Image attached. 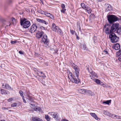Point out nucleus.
I'll return each instance as SVG.
<instances>
[{"mask_svg": "<svg viewBox=\"0 0 121 121\" xmlns=\"http://www.w3.org/2000/svg\"><path fill=\"white\" fill-rule=\"evenodd\" d=\"M30 107L35 111H40L41 108L39 107H37L34 104V103H32L30 104Z\"/></svg>", "mask_w": 121, "mask_h": 121, "instance_id": "9", "label": "nucleus"}, {"mask_svg": "<svg viewBox=\"0 0 121 121\" xmlns=\"http://www.w3.org/2000/svg\"><path fill=\"white\" fill-rule=\"evenodd\" d=\"M71 66L75 70V72L74 73V76L76 77L77 78H78L79 71L78 67L74 64H72Z\"/></svg>", "mask_w": 121, "mask_h": 121, "instance_id": "4", "label": "nucleus"}, {"mask_svg": "<svg viewBox=\"0 0 121 121\" xmlns=\"http://www.w3.org/2000/svg\"><path fill=\"white\" fill-rule=\"evenodd\" d=\"M81 5L82 8H83L84 9L87 6L83 3H82L81 4Z\"/></svg>", "mask_w": 121, "mask_h": 121, "instance_id": "30", "label": "nucleus"}, {"mask_svg": "<svg viewBox=\"0 0 121 121\" xmlns=\"http://www.w3.org/2000/svg\"><path fill=\"white\" fill-rule=\"evenodd\" d=\"M84 9L86 10L87 12L89 13H91V10L90 8L88 7L87 6Z\"/></svg>", "mask_w": 121, "mask_h": 121, "instance_id": "24", "label": "nucleus"}, {"mask_svg": "<svg viewBox=\"0 0 121 121\" xmlns=\"http://www.w3.org/2000/svg\"><path fill=\"white\" fill-rule=\"evenodd\" d=\"M113 47L114 49L115 50H118L120 48V46L119 44L118 43H116L114 44Z\"/></svg>", "mask_w": 121, "mask_h": 121, "instance_id": "20", "label": "nucleus"}, {"mask_svg": "<svg viewBox=\"0 0 121 121\" xmlns=\"http://www.w3.org/2000/svg\"><path fill=\"white\" fill-rule=\"evenodd\" d=\"M61 121H69V120L65 119V118H63L62 119Z\"/></svg>", "mask_w": 121, "mask_h": 121, "instance_id": "44", "label": "nucleus"}, {"mask_svg": "<svg viewBox=\"0 0 121 121\" xmlns=\"http://www.w3.org/2000/svg\"><path fill=\"white\" fill-rule=\"evenodd\" d=\"M55 32H57L58 34L60 35H62L63 34V33L59 27L58 28V29L56 31H55Z\"/></svg>", "mask_w": 121, "mask_h": 121, "instance_id": "27", "label": "nucleus"}, {"mask_svg": "<svg viewBox=\"0 0 121 121\" xmlns=\"http://www.w3.org/2000/svg\"><path fill=\"white\" fill-rule=\"evenodd\" d=\"M90 114L96 120H98V118L95 113H90Z\"/></svg>", "mask_w": 121, "mask_h": 121, "instance_id": "22", "label": "nucleus"}, {"mask_svg": "<svg viewBox=\"0 0 121 121\" xmlns=\"http://www.w3.org/2000/svg\"><path fill=\"white\" fill-rule=\"evenodd\" d=\"M4 87V88H5L6 89L8 90H12V89L11 87L8 84H5V86Z\"/></svg>", "mask_w": 121, "mask_h": 121, "instance_id": "26", "label": "nucleus"}, {"mask_svg": "<svg viewBox=\"0 0 121 121\" xmlns=\"http://www.w3.org/2000/svg\"><path fill=\"white\" fill-rule=\"evenodd\" d=\"M111 100H107L103 102V104H109L111 103Z\"/></svg>", "mask_w": 121, "mask_h": 121, "instance_id": "28", "label": "nucleus"}, {"mask_svg": "<svg viewBox=\"0 0 121 121\" xmlns=\"http://www.w3.org/2000/svg\"><path fill=\"white\" fill-rule=\"evenodd\" d=\"M103 0H98V1L101 2L103 1Z\"/></svg>", "mask_w": 121, "mask_h": 121, "instance_id": "52", "label": "nucleus"}, {"mask_svg": "<svg viewBox=\"0 0 121 121\" xmlns=\"http://www.w3.org/2000/svg\"><path fill=\"white\" fill-rule=\"evenodd\" d=\"M61 5L62 9H65V5L64 4H62Z\"/></svg>", "mask_w": 121, "mask_h": 121, "instance_id": "35", "label": "nucleus"}, {"mask_svg": "<svg viewBox=\"0 0 121 121\" xmlns=\"http://www.w3.org/2000/svg\"><path fill=\"white\" fill-rule=\"evenodd\" d=\"M17 42V40H15L13 41H11V43L12 44H14L16 43Z\"/></svg>", "mask_w": 121, "mask_h": 121, "instance_id": "37", "label": "nucleus"}, {"mask_svg": "<svg viewBox=\"0 0 121 121\" xmlns=\"http://www.w3.org/2000/svg\"><path fill=\"white\" fill-rule=\"evenodd\" d=\"M19 53L21 54H23V52L21 51H20L19 52Z\"/></svg>", "mask_w": 121, "mask_h": 121, "instance_id": "47", "label": "nucleus"}, {"mask_svg": "<svg viewBox=\"0 0 121 121\" xmlns=\"http://www.w3.org/2000/svg\"><path fill=\"white\" fill-rule=\"evenodd\" d=\"M23 11L22 10L20 11L19 13V14L20 15H22V14H23Z\"/></svg>", "mask_w": 121, "mask_h": 121, "instance_id": "46", "label": "nucleus"}, {"mask_svg": "<svg viewBox=\"0 0 121 121\" xmlns=\"http://www.w3.org/2000/svg\"><path fill=\"white\" fill-rule=\"evenodd\" d=\"M41 42L45 44H47L49 42V40L48 39L47 35H44L42 38Z\"/></svg>", "mask_w": 121, "mask_h": 121, "instance_id": "8", "label": "nucleus"}, {"mask_svg": "<svg viewBox=\"0 0 121 121\" xmlns=\"http://www.w3.org/2000/svg\"><path fill=\"white\" fill-rule=\"evenodd\" d=\"M17 104L16 103H14L11 104V106L13 107H16L17 106Z\"/></svg>", "mask_w": 121, "mask_h": 121, "instance_id": "33", "label": "nucleus"}, {"mask_svg": "<svg viewBox=\"0 0 121 121\" xmlns=\"http://www.w3.org/2000/svg\"><path fill=\"white\" fill-rule=\"evenodd\" d=\"M40 73L41 74H43V73L42 72H40Z\"/></svg>", "mask_w": 121, "mask_h": 121, "instance_id": "54", "label": "nucleus"}, {"mask_svg": "<svg viewBox=\"0 0 121 121\" xmlns=\"http://www.w3.org/2000/svg\"><path fill=\"white\" fill-rule=\"evenodd\" d=\"M28 102L30 104L34 103L35 102L34 101L33 99L32 98V97L30 96H28Z\"/></svg>", "mask_w": 121, "mask_h": 121, "instance_id": "16", "label": "nucleus"}, {"mask_svg": "<svg viewBox=\"0 0 121 121\" xmlns=\"http://www.w3.org/2000/svg\"><path fill=\"white\" fill-rule=\"evenodd\" d=\"M70 32L71 34L72 35L74 34V33L75 32V31L73 30H70Z\"/></svg>", "mask_w": 121, "mask_h": 121, "instance_id": "41", "label": "nucleus"}, {"mask_svg": "<svg viewBox=\"0 0 121 121\" xmlns=\"http://www.w3.org/2000/svg\"><path fill=\"white\" fill-rule=\"evenodd\" d=\"M33 121H43L41 119L36 117H32Z\"/></svg>", "mask_w": 121, "mask_h": 121, "instance_id": "21", "label": "nucleus"}, {"mask_svg": "<svg viewBox=\"0 0 121 121\" xmlns=\"http://www.w3.org/2000/svg\"><path fill=\"white\" fill-rule=\"evenodd\" d=\"M8 108H6L5 107H4V108H2V109H3V110H4L5 109H7Z\"/></svg>", "mask_w": 121, "mask_h": 121, "instance_id": "51", "label": "nucleus"}, {"mask_svg": "<svg viewBox=\"0 0 121 121\" xmlns=\"http://www.w3.org/2000/svg\"><path fill=\"white\" fill-rule=\"evenodd\" d=\"M43 34L44 33L43 32L39 31L36 33V36L38 38H40Z\"/></svg>", "mask_w": 121, "mask_h": 121, "instance_id": "14", "label": "nucleus"}, {"mask_svg": "<svg viewBox=\"0 0 121 121\" xmlns=\"http://www.w3.org/2000/svg\"><path fill=\"white\" fill-rule=\"evenodd\" d=\"M42 19H39V18H36V21L37 22H39L40 23L41 22Z\"/></svg>", "mask_w": 121, "mask_h": 121, "instance_id": "39", "label": "nucleus"}, {"mask_svg": "<svg viewBox=\"0 0 121 121\" xmlns=\"http://www.w3.org/2000/svg\"><path fill=\"white\" fill-rule=\"evenodd\" d=\"M38 12L40 13L43 14L49 17L52 19H53L54 18V16L52 14L47 12H44L41 9L38 10Z\"/></svg>", "mask_w": 121, "mask_h": 121, "instance_id": "6", "label": "nucleus"}, {"mask_svg": "<svg viewBox=\"0 0 121 121\" xmlns=\"http://www.w3.org/2000/svg\"><path fill=\"white\" fill-rule=\"evenodd\" d=\"M12 21L13 22V23L15 21V20L14 18H12Z\"/></svg>", "mask_w": 121, "mask_h": 121, "instance_id": "49", "label": "nucleus"}, {"mask_svg": "<svg viewBox=\"0 0 121 121\" xmlns=\"http://www.w3.org/2000/svg\"><path fill=\"white\" fill-rule=\"evenodd\" d=\"M104 30L105 31V32L107 34H110L112 33V29L109 30V27L105 25L104 26Z\"/></svg>", "mask_w": 121, "mask_h": 121, "instance_id": "7", "label": "nucleus"}, {"mask_svg": "<svg viewBox=\"0 0 121 121\" xmlns=\"http://www.w3.org/2000/svg\"><path fill=\"white\" fill-rule=\"evenodd\" d=\"M109 37L111 39V41L113 43H115L117 42L119 39L118 37H117L114 33L110 34Z\"/></svg>", "mask_w": 121, "mask_h": 121, "instance_id": "5", "label": "nucleus"}, {"mask_svg": "<svg viewBox=\"0 0 121 121\" xmlns=\"http://www.w3.org/2000/svg\"><path fill=\"white\" fill-rule=\"evenodd\" d=\"M105 9L106 11H109L112 9L111 5L109 4H107L105 5Z\"/></svg>", "mask_w": 121, "mask_h": 121, "instance_id": "17", "label": "nucleus"}, {"mask_svg": "<svg viewBox=\"0 0 121 121\" xmlns=\"http://www.w3.org/2000/svg\"><path fill=\"white\" fill-rule=\"evenodd\" d=\"M41 23L45 24L46 25H47L48 24V23L47 22L42 19Z\"/></svg>", "mask_w": 121, "mask_h": 121, "instance_id": "29", "label": "nucleus"}, {"mask_svg": "<svg viewBox=\"0 0 121 121\" xmlns=\"http://www.w3.org/2000/svg\"><path fill=\"white\" fill-rule=\"evenodd\" d=\"M40 77H42L44 78L45 77H46V76L43 73L41 75Z\"/></svg>", "mask_w": 121, "mask_h": 121, "instance_id": "45", "label": "nucleus"}, {"mask_svg": "<svg viewBox=\"0 0 121 121\" xmlns=\"http://www.w3.org/2000/svg\"><path fill=\"white\" fill-rule=\"evenodd\" d=\"M52 46H53V48L50 49V50L53 53H56L58 51L56 47L54 45H52Z\"/></svg>", "mask_w": 121, "mask_h": 121, "instance_id": "19", "label": "nucleus"}, {"mask_svg": "<svg viewBox=\"0 0 121 121\" xmlns=\"http://www.w3.org/2000/svg\"><path fill=\"white\" fill-rule=\"evenodd\" d=\"M48 114L50 115L55 119H57L58 115L57 112H52L48 113Z\"/></svg>", "mask_w": 121, "mask_h": 121, "instance_id": "11", "label": "nucleus"}, {"mask_svg": "<svg viewBox=\"0 0 121 121\" xmlns=\"http://www.w3.org/2000/svg\"><path fill=\"white\" fill-rule=\"evenodd\" d=\"M78 91L80 93L82 94H84L86 92V90L83 89H79Z\"/></svg>", "mask_w": 121, "mask_h": 121, "instance_id": "25", "label": "nucleus"}, {"mask_svg": "<svg viewBox=\"0 0 121 121\" xmlns=\"http://www.w3.org/2000/svg\"><path fill=\"white\" fill-rule=\"evenodd\" d=\"M121 53V52L120 51H119L116 53L117 55L118 56H119Z\"/></svg>", "mask_w": 121, "mask_h": 121, "instance_id": "36", "label": "nucleus"}, {"mask_svg": "<svg viewBox=\"0 0 121 121\" xmlns=\"http://www.w3.org/2000/svg\"><path fill=\"white\" fill-rule=\"evenodd\" d=\"M58 27L56 26V25L54 23H53L52 25V30L55 32L58 29Z\"/></svg>", "mask_w": 121, "mask_h": 121, "instance_id": "18", "label": "nucleus"}, {"mask_svg": "<svg viewBox=\"0 0 121 121\" xmlns=\"http://www.w3.org/2000/svg\"><path fill=\"white\" fill-rule=\"evenodd\" d=\"M20 23L21 25L24 28H28L31 24L30 22L29 21L26 20L25 18L21 19Z\"/></svg>", "mask_w": 121, "mask_h": 121, "instance_id": "1", "label": "nucleus"}, {"mask_svg": "<svg viewBox=\"0 0 121 121\" xmlns=\"http://www.w3.org/2000/svg\"><path fill=\"white\" fill-rule=\"evenodd\" d=\"M93 80L98 84L100 85H104V83L99 79H93Z\"/></svg>", "mask_w": 121, "mask_h": 121, "instance_id": "15", "label": "nucleus"}, {"mask_svg": "<svg viewBox=\"0 0 121 121\" xmlns=\"http://www.w3.org/2000/svg\"><path fill=\"white\" fill-rule=\"evenodd\" d=\"M22 99L23 100V102H24L25 103H26V100L25 99V98H24V96L22 97Z\"/></svg>", "mask_w": 121, "mask_h": 121, "instance_id": "40", "label": "nucleus"}, {"mask_svg": "<svg viewBox=\"0 0 121 121\" xmlns=\"http://www.w3.org/2000/svg\"><path fill=\"white\" fill-rule=\"evenodd\" d=\"M0 92L2 94H4L5 93L6 94H7L8 93V92L6 90L1 89H0Z\"/></svg>", "mask_w": 121, "mask_h": 121, "instance_id": "23", "label": "nucleus"}, {"mask_svg": "<svg viewBox=\"0 0 121 121\" xmlns=\"http://www.w3.org/2000/svg\"><path fill=\"white\" fill-rule=\"evenodd\" d=\"M37 26L35 24H33L30 29V32L31 33L34 32L36 29Z\"/></svg>", "mask_w": 121, "mask_h": 121, "instance_id": "12", "label": "nucleus"}, {"mask_svg": "<svg viewBox=\"0 0 121 121\" xmlns=\"http://www.w3.org/2000/svg\"><path fill=\"white\" fill-rule=\"evenodd\" d=\"M119 26V24L118 23H114L111 27V29L112 31H114L117 29Z\"/></svg>", "mask_w": 121, "mask_h": 121, "instance_id": "10", "label": "nucleus"}, {"mask_svg": "<svg viewBox=\"0 0 121 121\" xmlns=\"http://www.w3.org/2000/svg\"><path fill=\"white\" fill-rule=\"evenodd\" d=\"M103 113L104 115L108 116L109 117H113V116H114V114H112L111 113H110V112H108V111H105L104 110L103 112Z\"/></svg>", "mask_w": 121, "mask_h": 121, "instance_id": "13", "label": "nucleus"}, {"mask_svg": "<svg viewBox=\"0 0 121 121\" xmlns=\"http://www.w3.org/2000/svg\"><path fill=\"white\" fill-rule=\"evenodd\" d=\"M91 78V79H92V78Z\"/></svg>", "mask_w": 121, "mask_h": 121, "instance_id": "58", "label": "nucleus"}, {"mask_svg": "<svg viewBox=\"0 0 121 121\" xmlns=\"http://www.w3.org/2000/svg\"><path fill=\"white\" fill-rule=\"evenodd\" d=\"M13 99L12 98H10L9 99H8V102H9L11 101H12L13 100Z\"/></svg>", "mask_w": 121, "mask_h": 121, "instance_id": "43", "label": "nucleus"}, {"mask_svg": "<svg viewBox=\"0 0 121 121\" xmlns=\"http://www.w3.org/2000/svg\"><path fill=\"white\" fill-rule=\"evenodd\" d=\"M67 73L68 74V77L73 82L78 83L79 82L78 78H77L76 77L74 76V74L73 76H72V74L69 71L67 70Z\"/></svg>", "mask_w": 121, "mask_h": 121, "instance_id": "2", "label": "nucleus"}, {"mask_svg": "<svg viewBox=\"0 0 121 121\" xmlns=\"http://www.w3.org/2000/svg\"><path fill=\"white\" fill-rule=\"evenodd\" d=\"M4 86V84L3 83L2 84V86Z\"/></svg>", "mask_w": 121, "mask_h": 121, "instance_id": "56", "label": "nucleus"}, {"mask_svg": "<svg viewBox=\"0 0 121 121\" xmlns=\"http://www.w3.org/2000/svg\"><path fill=\"white\" fill-rule=\"evenodd\" d=\"M19 93L20 95L22 97L24 96L23 93V92L21 90H20L19 91Z\"/></svg>", "mask_w": 121, "mask_h": 121, "instance_id": "32", "label": "nucleus"}, {"mask_svg": "<svg viewBox=\"0 0 121 121\" xmlns=\"http://www.w3.org/2000/svg\"><path fill=\"white\" fill-rule=\"evenodd\" d=\"M45 118L47 121H49L50 120V119L48 115H45Z\"/></svg>", "mask_w": 121, "mask_h": 121, "instance_id": "31", "label": "nucleus"}, {"mask_svg": "<svg viewBox=\"0 0 121 121\" xmlns=\"http://www.w3.org/2000/svg\"><path fill=\"white\" fill-rule=\"evenodd\" d=\"M92 74L93 75V76L97 77V75L96 73L94 72H92Z\"/></svg>", "mask_w": 121, "mask_h": 121, "instance_id": "38", "label": "nucleus"}, {"mask_svg": "<svg viewBox=\"0 0 121 121\" xmlns=\"http://www.w3.org/2000/svg\"><path fill=\"white\" fill-rule=\"evenodd\" d=\"M108 20L110 24L117 21L118 19V18L115 16L113 15H109L107 16Z\"/></svg>", "mask_w": 121, "mask_h": 121, "instance_id": "3", "label": "nucleus"}, {"mask_svg": "<svg viewBox=\"0 0 121 121\" xmlns=\"http://www.w3.org/2000/svg\"><path fill=\"white\" fill-rule=\"evenodd\" d=\"M118 60L119 61H121V56L118 58Z\"/></svg>", "mask_w": 121, "mask_h": 121, "instance_id": "50", "label": "nucleus"}, {"mask_svg": "<svg viewBox=\"0 0 121 121\" xmlns=\"http://www.w3.org/2000/svg\"><path fill=\"white\" fill-rule=\"evenodd\" d=\"M11 23H9V24L8 25H7V26H10V25H11Z\"/></svg>", "mask_w": 121, "mask_h": 121, "instance_id": "53", "label": "nucleus"}, {"mask_svg": "<svg viewBox=\"0 0 121 121\" xmlns=\"http://www.w3.org/2000/svg\"><path fill=\"white\" fill-rule=\"evenodd\" d=\"M5 121V120H2L1 121Z\"/></svg>", "mask_w": 121, "mask_h": 121, "instance_id": "57", "label": "nucleus"}, {"mask_svg": "<svg viewBox=\"0 0 121 121\" xmlns=\"http://www.w3.org/2000/svg\"><path fill=\"white\" fill-rule=\"evenodd\" d=\"M114 115V116H113V117H115L117 118L120 119V116H117V115Z\"/></svg>", "mask_w": 121, "mask_h": 121, "instance_id": "42", "label": "nucleus"}, {"mask_svg": "<svg viewBox=\"0 0 121 121\" xmlns=\"http://www.w3.org/2000/svg\"><path fill=\"white\" fill-rule=\"evenodd\" d=\"M103 53H104V54H106L107 53V52L106 51L104 50L103 51Z\"/></svg>", "mask_w": 121, "mask_h": 121, "instance_id": "48", "label": "nucleus"}, {"mask_svg": "<svg viewBox=\"0 0 121 121\" xmlns=\"http://www.w3.org/2000/svg\"><path fill=\"white\" fill-rule=\"evenodd\" d=\"M66 10V9H62L61 10V11L62 13H64Z\"/></svg>", "mask_w": 121, "mask_h": 121, "instance_id": "34", "label": "nucleus"}, {"mask_svg": "<svg viewBox=\"0 0 121 121\" xmlns=\"http://www.w3.org/2000/svg\"><path fill=\"white\" fill-rule=\"evenodd\" d=\"M42 29H45V28L44 27H42Z\"/></svg>", "mask_w": 121, "mask_h": 121, "instance_id": "55", "label": "nucleus"}]
</instances>
